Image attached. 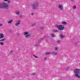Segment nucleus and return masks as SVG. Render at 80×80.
Here are the masks:
<instances>
[{"label": "nucleus", "mask_w": 80, "mask_h": 80, "mask_svg": "<svg viewBox=\"0 0 80 80\" xmlns=\"http://www.w3.org/2000/svg\"><path fill=\"white\" fill-rule=\"evenodd\" d=\"M9 32L10 33H12V30H9Z\"/></svg>", "instance_id": "nucleus-29"}, {"label": "nucleus", "mask_w": 80, "mask_h": 80, "mask_svg": "<svg viewBox=\"0 0 80 80\" xmlns=\"http://www.w3.org/2000/svg\"><path fill=\"white\" fill-rule=\"evenodd\" d=\"M46 38V37L45 36H44L42 38H41L40 39V40H42L43 39H44V38Z\"/></svg>", "instance_id": "nucleus-17"}, {"label": "nucleus", "mask_w": 80, "mask_h": 80, "mask_svg": "<svg viewBox=\"0 0 80 80\" xmlns=\"http://www.w3.org/2000/svg\"><path fill=\"white\" fill-rule=\"evenodd\" d=\"M71 0L72 1H73V0Z\"/></svg>", "instance_id": "nucleus-39"}, {"label": "nucleus", "mask_w": 80, "mask_h": 80, "mask_svg": "<svg viewBox=\"0 0 80 80\" xmlns=\"http://www.w3.org/2000/svg\"><path fill=\"white\" fill-rule=\"evenodd\" d=\"M20 17H23V16H22V15H20Z\"/></svg>", "instance_id": "nucleus-35"}, {"label": "nucleus", "mask_w": 80, "mask_h": 80, "mask_svg": "<svg viewBox=\"0 0 80 80\" xmlns=\"http://www.w3.org/2000/svg\"><path fill=\"white\" fill-rule=\"evenodd\" d=\"M47 60V58H44V60Z\"/></svg>", "instance_id": "nucleus-36"}, {"label": "nucleus", "mask_w": 80, "mask_h": 80, "mask_svg": "<svg viewBox=\"0 0 80 80\" xmlns=\"http://www.w3.org/2000/svg\"><path fill=\"white\" fill-rule=\"evenodd\" d=\"M56 27L59 30H63L65 29L64 26L62 25H57L56 26Z\"/></svg>", "instance_id": "nucleus-4"}, {"label": "nucleus", "mask_w": 80, "mask_h": 80, "mask_svg": "<svg viewBox=\"0 0 80 80\" xmlns=\"http://www.w3.org/2000/svg\"><path fill=\"white\" fill-rule=\"evenodd\" d=\"M36 25V24L35 23H34V24H32V27H33V26H35Z\"/></svg>", "instance_id": "nucleus-27"}, {"label": "nucleus", "mask_w": 80, "mask_h": 80, "mask_svg": "<svg viewBox=\"0 0 80 80\" xmlns=\"http://www.w3.org/2000/svg\"><path fill=\"white\" fill-rule=\"evenodd\" d=\"M55 50L56 51H58V48L57 47L55 48Z\"/></svg>", "instance_id": "nucleus-25"}, {"label": "nucleus", "mask_w": 80, "mask_h": 80, "mask_svg": "<svg viewBox=\"0 0 80 80\" xmlns=\"http://www.w3.org/2000/svg\"><path fill=\"white\" fill-rule=\"evenodd\" d=\"M80 72V69H75L74 70V72L75 74V77L78 78H80V76L78 74Z\"/></svg>", "instance_id": "nucleus-1"}, {"label": "nucleus", "mask_w": 80, "mask_h": 80, "mask_svg": "<svg viewBox=\"0 0 80 80\" xmlns=\"http://www.w3.org/2000/svg\"><path fill=\"white\" fill-rule=\"evenodd\" d=\"M40 42V40L39 41V42L38 43H36L34 45L35 47H38L39 46V43Z\"/></svg>", "instance_id": "nucleus-8"}, {"label": "nucleus", "mask_w": 80, "mask_h": 80, "mask_svg": "<svg viewBox=\"0 0 80 80\" xmlns=\"http://www.w3.org/2000/svg\"><path fill=\"white\" fill-rule=\"evenodd\" d=\"M13 22V20H11L10 21H8V23L9 24H10V23H12Z\"/></svg>", "instance_id": "nucleus-11"}, {"label": "nucleus", "mask_w": 80, "mask_h": 80, "mask_svg": "<svg viewBox=\"0 0 80 80\" xmlns=\"http://www.w3.org/2000/svg\"><path fill=\"white\" fill-rule=\"evenodd\" d=\"M7 2H8V3H10V1H8H8H7Z\"/></svg>", "instance_id": "nucleus-32"}, {"label": "nucleus", "mask_w": 80, "mask_h": 80, "mask_svg": "<svg viewBox=\"0 0 80 80\" xmlns=\"http://www.w3.org/2000/svg\"><path fill=\"white\" fill-rule=\"evenodd\" d=\"M3 37H4L3 34L2 33L0 34V38H3Z\"/></svg>", "instance_id": "nucleus-10"}, {"label": "nucleus", "mask_w": 80, "mask_h": 80, "mask_svg": "<svg viewBox=\"0 0 80 80\" xmlns=\"http://www.w3.org/2000/svg\"><path fill=\"white\" fill-rule=\"evenodd\" d=\"M17 35H18V36H19V35H20V34L19 33H18L17 34Z\"/></svg>", "instance_id": "nucleus-33"}, {"label": "nucleus", "mask_w": 80, "mask_h": 80, "mask_svg": "<svg viewBox=\"0 0 80 80\" xmlns=\"http://www.w3.org/2000/svg\"><path fill=\"white\" fill-rule=\"evenodd\" d=\"M32 15H33V13H32L31 14Z\"/></svg>", "instance_id": "nucleus-37"}, {"label": "nucleus", "mask_w": 80, "mask_h": 80, "mask_svg": "<svg viewBox=\"0 0 80 80\" xmlns=\"http://www.w3.org/2000/svg\"><path fill=\"white\" fill-rule=\"evenodd\" d=\"M60 37L61 38H65V36L63 35L62 33L60 34Z\"/></svg>", "instance_id": "nucleus-9"}, {"label": "nucleus", "mask_w": 80, "mask_h": 80, "mask_svg": "<svg viewBox=\"0 0 80 80\" xmlns=\"http://www.w3.org/2000/svg\"><path fill=\"white\" fill-rule=\"evenodd\" d=\"M62 23L63 25H67V23L66 22H65L64 21L62 22Z\"/></svg>", "instance_id": "nucleus-15"}, {"label": "nucleus", "mask_w": 80, "mask_h": 80, "mask_svg": "<svg viewBox=\"0 0 80 80\" xmlns=\"http://www.w3.org/2000/svg\"><path fill=\"white\" fill-rule=\"evenodd\" d=\"M52 55H56L58 54V53L55 52H53L52 53Z\"/></svg>", "instance_id": "nucleus-12"}, {"label": "nucleus", "mask_w": 80, "mask_h": 80, "mask_svg": "<svg viewBox=\"0 0 80 80\" xmlns=\"http://www.w3.org/2000/svg\"><path fill=\"white\" fill-rule=\"evenodd\" d=\"M51 36L52 37H55V35L54 34H52Z\"/></svg>", "instance_id": "nucleus-20"}, {"label": "nucleus", "mask_w": 80, "mask_h": 80, "mask_svg": "<svg viewBox=\"0 0 80 80\" xmlns=\"http://www.w3.org/2000/svg\"><path fill=\"white\" fill-rule=\"evenodd\" d=\"M5 40V38H4L3 39H1L0 40V41H2V42H3V41H4Z\"/></svg>", "instance_id": "nucleus-18"}, {"label": "nucleus", "mask_w": 80, "mask_h": 80, "mask_svg": "<svg viewBox=\"0 0 80 80\" xmlns=\"http://www.w3.org/2000/svg\"><path fill=\"white\" fill-rule=\"evenodd\" d=\"M0 44H1V45H4V43L3 42H1Z\"/></svg>", "instance_id": "nucleus-21"}, {"label": "nucleus", "mask_w": 80, "mask_h": 80, "mask_svg": "<svg viewBox=\"0 0 80 80\" xmlns=\"http://www.w3.org/2000/svg\"><path fill=\"white\" fill-rule=\"evenodd\" d=\"M53 32H58V30L56 29H55L53 30Z\"/></svg>", "instance_id": "nucleus-19"}, {"label": "nucleus", "mask_w": 80, "mask_h": 80, "mask_svg": "<svg viewBox=\"0 0 80 80\" xmlns=\"http://www.w3.org/2000/svg\"><path fill=\"white\" fill-rule=\"evenodd\" d=\"M44 28H43V27H40V29H41V30H43Z\"/></svg>", "instance_id": "nucleus-22"}, {"label": "nucleus", "mask_w": 80, "mask_h": 80, "mask_svg": "<svg viewBox=\"0 0 80 80\" xmlns=\"http://www.w3.org/2000/svg\"><path fill=\"white\" fill-rule=\"evenodd\" d=\"M56 42L58 43H61V42H62V41L58 40Z\"/></svg>", "instance_id": "nucleus-14"}, {"label": "nucleus", "mask_w": 80, "mask_h": 80, "mask_svg": "<svg viewBox=\"0 0 80 80\" xmlns=\"http://www.w3.org/2000/svg\"><path fill=\"white\" fill-rule=\"evenodd\" d=\"M39 7V3L38 2H36L32 5V8L33 10H37Z\"/></svg>", "instance_id": "nucleus-2"}, {"label": "nucleus", "mask_w": 80, "mask_h": 80, "mask_svg": "<svg viewBox=\"0 0 80 80\" xmlns=\"http://www.w3.org/2000/svg\"><path fill=\"white\" fill-rule=\"evenodd\" d=\"M24 35L25 36V37L26 38H28L31 37V36L30 34H29V33L28 32H25L24 33Z\"/></svg>", "instance_id": "nucleus-5"}, {"label": "nucleus", "mask_w": 80, "mask_h": 80, "mask_svg": "<svg viewBox=\"0 0 80 80\" xmlns=\"http://www.w3.org/2000/svg\"><path fill=\"white\" fill-rule=\"evenodd\" d=\"M2 26H3V24H0V27H2Z\"/></svg>", "instance_id": "nucleus-30"}, {"label": "nucleus", "mask_w": 80, "mask_h": 80, "mask_svg": "<svg viewBox=\"0 0 80 80\" xmlns=\"http://www.w3.org/2000/svg\"><path fill=\"white\" fill-rule=\"evenodd\" d=\"M46 42H48V41H47V40H46Z\"/></svg>", "instance_id": "nucleus-38"}, {"label": "nucleus", "mask_w": 80, "mask_h": 80, "mask_svg": "<svg viewBox=\"0 0 80 80\" xmlns=\"http://www.w3.org/2000/svg\"><path fill=\"white\" fill-rule=\"evenodd\" d=\"M8 5L6 3L0 4V8H5V9H8Z\"/></svg>", "instance_id": "nucleus-3"}, {"label": "nucleus", "mask_w": 80, "mask_h": 80, "mask_svg": "<svg viewBox=\"0 0 80 80\" xmlns=\"http://www.w3.org/2000/svg\"><path fill=\"white\" fill-rule=\"evenodd\" d=\"M4 1L5 2H7V1H8V0H4Z\"/></svg>", "instance_id": "nucleus-34"}, {"label": "nucleus", "mask_w": 80, "mask_h": 80, "mask_svg": "<svg viewBox=\"0 0 80 80\" xmlns=\"http://www.w3.org/2000/svg\"><path fill=\"white\" fill-rule=\"evenodd\" d=\"M58 7L61 10H63V6H62V5H59Z\"/></svg>", "instance_id": "nucleus-6"}, {"label": "nucleus", "mask_w": 80, "mask_h": 80, "mask_svg": "<svg viewBox=\"0 0 80 80\" xmlns=\"http://www.w3.org/2000/svg\"><path fill=\"white\" fill-rule=\"evenodd\" d=\"M20 21H18L16 23L15 25H16V26H18V25H20Z\"/></svg>", "instance_id": "nucleus-7"}, {"label": "nucleus", "mask_w": 80, "mask_h": 80, "mask_svg": "<svg viewBox=\"0 0 80 80\" xmlns=\"http://www.w3.org/2000/svg\"><path fill=\"white\" fill-rule=\"evenodd\" d=\"M76 7H77L76 6H73V9H75V8H76Z\"/></svg>", "instance_id": "nucleus-23"}, {"label": "nucleus", "mask_w": 80, "mask_h": 80, "mask_svg": "<svg viewBox=\"0 0 80 80\" xmlns=\"http://www.w3.org/2000/svg\"><path fill=\"white\" fill-rule=\"evenodd\" d=\"M16 13L17 15H19L20 14V12H19V11H18L16 12Z\"/></svg>", "instance_id": "nucleus-16"}, {"label": "nucleus", "mask_w": 80, "mask_h": 80, "mask_svg": "<svg viewBox=\"0 0 80 80\" xmlns=\"http://www.w3.org/2000/svg\"><path fill=\"white\" fill-rule=\"evenodd\" d=\"M32 75H37V74L35 73H33L32 74Z\"/></svg>", "instance_id": "nucleus-28"}, {"label": "nucleus", "mask_w": 80, "mask_h": 80, "mask_svg": "<svg viewBox=\"0 0 80 80\" xmlns=\"http://www.w3.org/2000/svg\"><path fill=\"white\" fill-rule=\"evenodd\" d=\"M68 68H69L68 67H67L65 68V70H68Z\"/></svg>", "instance_id": "nucleus-24"}, {"label": "nucleus", "mask_w": 80, "mask_h": 80, "mask_svg": "<svg viewBox=\"0 0 80 80\" xmlns=\"http://www.w3.org/2000/svg\"><path fill=\"white\" fill-rule=\"evenodd\" d=\"M10 53H13V51H11L10 52Z\"/></svg>", "instance_id": "nucleus-31"}, {"label": "nucleus", "mask_w": 80, "mask_h": 80, "mask_svg": "<svg viewBox=\"0 0 80 80\" xmlns=\"http://www.w3.org/2000/svg\"><path fill=\"white\" fill-rule=\"evenodd\" d=\"M52 0V1H53V0Z\"/></svg>", "instance_id": "nucleus-40"}, {"label": "nucleus", "mask_w": 80, "mask_h": 80, "mask_svg": "<svg viewBox=\"0 0 80 80\" xmlns=\"http://www.w3.org/2000/svg\"><path fill=\"white\" fill-rule=\"evenodd\" d=\"M50 53H51L50 52H47L45 53V55H49V54H50Z\"/></svg>", "instance_id": "nucleus-13"}, {"label": "nucleus", "mask_w": 80, "mask_h": 80, "mask_svg": "<svg viewBox=\"0 0 80 80\" xmlns=\"http://www.w3.org/2000/svg\"><path fill=\"white\" fill-rule=\"evenodd\" d=\"M33 56H34V57H35L36 58H38V57L37 56L35 55H33Z\"/></svg>", "instance_id": "nucleus-26"}]
</instances>
